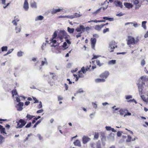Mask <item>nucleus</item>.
Instances as JSON below:
<instances>
[{
    "label": "nucleus",
    "mask_w": 148,
    "mask_h": 148,
    "mask_svg": "<svg viewBox=\"0 0 148 148\" xmlns=\"http://www.w3.org/2000/svg\"><path fill=\"white\" fill-rule=\"evenodd\" d=\"M90 140V138L87 136H84L82 138L83 143L86 144Z\"/></svg>",
    "instance_id": "nucleus-9"
},
{
    "label": "nucleus",
    "mask_w": 148,
    "mask_h": 148,
    "mask_svg": "<svg viewBox=\"0 0 148 148\" xmlns=\"http://www.w3.org/2000/svg\"><path fill=\"white\" fill-rule=\"evenodd\" d=\"M109 74L108 71H106L104 73H101L100 75V77L102 79H104L105 80L107 78Z\"/></svg>",
    "instance_id": "nucleus-7"
},
{
    "label": "nucleus",
    "mask_w": 148,
    "mask_h": 148,
    "mask_svg": "<svg viewBox=\"0 0 148 148\" xmlns=\"http://www.w3.org/2000/svg\"><path fill=\"white\" fill-rule=\"evenodd\" d=\"M0 129L1 130V133H4L6 134L5 131V129L3 128L2 126L0 125Z\"/></svg>",
    "instance_id": "nucleus-27"
},
{
    "label": "nucleus",
    "mask_w": 148,
    "mask_h": 148,
    "mask_svg": "<svg viewBox=\"0 0 148 148\" xmlns=\"http://www.w3.org/2000/svg\"><path fill=\"white\" fill-rule=\"evenodd\" d=\"M54 39H53V38H52V39L51 40V42L53 44H55L56 43V41L55 40H54Z\"/></svg>",
    "instance_id": "nucleus-61"
},
{
    "label": "nucleus",
    "mask_w": 148,
    "mask_h": 148,
    "mask_svg": "<svg viewBox=\"0 0 148 148\" xmlns=\"http://www.w3.org/2000/svg\"><path fill=\"white\" fill-rule=\"evenodd\" d=\"M133 3L135 5V10H138L141 6V4L140 3L139 0H134Z\"/></svg>",
    "instance_id": "nucleus-5"
},
{
    "label": "nucleus",
    "mask_w": 148,
    "mask_h": 148,
    "mask_svg": "<svg viewBox=\"0 0 148 148\" xmlns=\"http://www.w3.org/2000/svg\"><path fill=\"white\" fill-rule=\"evenodd\" d=\"M109 136H111L112 137L111 138H109V139H114V134H110L109 135Z\"/></svg>",
    "instance_id": "nucleus-58"
},
{
    "label": "nucleus",
    "mask_w": 148,
    "mask_h": 148,
    "mask_svg": "<svg viewBox=\"0 0 148 148\" xmlns=\"http://www.w3.org/2000/svg\"><path fill=\"white\" fill-rule=\"evenodd\" d=\"M57 36V32L56 31H55L53 35V36H52V38H53V39H55L56 38V37Z\"/></svg>",
    "instance_id": "nucleus-45"
},
{
    "label": "nucleus",
    "mask_w": 148,
    "mask_h": 148,
    "mask_svg": "<svg viewBox=\"0 0 148 148\" xmlns=\"http://www.w3.org/2000/svg\"><path fill=\"white\" fill-rule=\"evenodd\" d=\"M139 41V39L138 37H136V38L135 39H134V42H135V44H136Z\"/></svg>",
    "instance_id": "nucleus-52"
},
{
    "label": "nucleus",
    "mask_w": 148,
    "mask_h": 148,
    "mask_svg": "<svg viewBox=\"0 0 148 148\" xmlns=\"http://www.w3.org/2000/svg\"><path fill=\"white\" fill-rule=\"evenodd\" d=\"M23 106V102H19L16 106L17 110L19 111H21L23 109L22 107Z\"/></svg>",
    "instance_id": "nucleus-11"
},
{
    "label": "nucleus",
    "mask_w": 148,
    "mask_h": 148,
    "mask_svg": "<svg viewBox=\"0 0 148 148\" xmlns=\"http://www.w3.org/2000/svg\"><path fill=\"white\" fill-rule=\"evenodd\" d=\"M105 81V80L104 79H95V82L96 83H99L101 82H104Z\"/></svg>",
    "instance_id": "nucleus-23"
},
{
    "label": "nucleus",
    "mask_w": 148,
    "mask_h": 148,
    "mask_svg": "<svg viewBox=\"0 0 148 148\" xmlns=\"http://www.w3.org/2000/svg\"><path fill=\"white\" fill-rule=\"evenodd\" d=\"M124 5L126 8L129 9L132 8L133 6V5H132L131 3H124Z\"/></svg>",
    "instance_id": "nucleus-17"
},
{
    "label": "nucleus",
    "mask_w": 148,
    "mask_h": 148,
    "mask_svg": "<svg viewBox=\"0 0 148 148\" xmlns=\"http://www.w3.org/2000/svg\"><path fill=\"white\" fill-rule=\"evenodd\" d=\"M102 27H103L102 25H97L95 26L94 28L96 30L100 31L101 30Z\"/></svg>",
    "instance_id": "nucleus-18"
},
{
    "label": "nucleus",
    "mask_w": 148,
    "mask_h": 148,
    "mask_svg": "<svg viewBox=\"0 0 148 148\" xmlns=\"http://www.w3.org/2000/svg\"><path fill=\"white\" fill-rule=\"evenodd\" d=\"M4 141V138L2 136L0 135V145Z\"/></svg>",
    "instance_id": "nucleus-29"
},
{
    "label": "nucleus",
    "mask_w": 148,
    "mask_h": 148,
    "mask_svg": "<svg viewBox=\"0 0 148 148\" xmlns=\"http://www.w3.org/2000/svg\"><path fill=\"white\" fill-rule=\"evenodd\" d=\"M58 99L59 101L62 100L63 99V97L61 96H59L58 97Z\"/></svg>",
    "instance_id": "nucleus-62"
},
{
    "label": "nucleus",
    "mask_w": 148,
    "mask_h": 148,
    "mask_svg": "<svg viewBox=\"0 0 148 148\" xmlns=\"http://www.w3.org/2000/svg\"><path fill=\"white\" fill-rule=\"evenodd\" d=\"M85 29V28L83 25H80L79 27L77 28L76 31L77 32H80V33H82Z\"/></svg>",
    "instance_id": "nucleus-8"
},
{
    "label": "nucleus",
    "mask_w": 148,
    "mask_h": 148,
    "mask_svg": "<svg viewBox=\"0 0 148 148\" xmlns=\"http://www.w3.org/2000/svg\"><path fill=\"white\" fill-rule=\"evenodd\" d=\"M109 29L108 28H106V29H104L103 30V33L104 34H105L106 32H109Z\"/></svg>",
    "instance_id": "nucleus-49"
},
{
    "label": "nucleus",
    "mask_w": 148,
    "mask_h": 148,
    "mask_svg": "<svg viewBox=\"0 0 148 148\" xmlns=\"http://www.w3.org/2000/svg\"><path fill=\"white\" fill-rule=\"evenodd\" d=\"M116 63V60H112L108 62V64H114Z\"/></svg>",
    "instance_id": "nucleus-36"
},
{
    "label": "nucleus",
    "mask_w": 148,
    "mask_h": 148,
    "mask_svg": "<svg viewBox=\"0 0 148 148\" xmlns=\"http://www.w3.org/2000/svg\"><path fill=\"white\" fill-rule=\"evenodd\" d=\"M34 117V116L31 115L29 114H27L26 116V117L29 119V120H30L33 118Z\"/></svg>",
    "instance_id": "nucleus-42"
},
{
    "label": "nucleus",
    "mask_w": 148,
    "mask_h": 148,
    "mask_svg": "<svg viewBox=\"0 0 148 148\" xmlns=\"http://www.w3.org/2000/svg\"><path fill=\"white\" fill-rule=\"evenodd\" d=\"M117 47L116 44L114 40L112 41L109 43V50L110 52H112L115 48Z\"/></svg>",
    "instance_id": "nucleus-2"
},
{
    "label": "nucleus",
    "mask_w": 148,
    "mask_h": 148,
    "mask_svg": "<svg viewBox=\"0 0 148 148\" xmlns=\"http://www.w3.org/2000/svg\"><path fill=\"white\" fill-rule=\"evenodd\" d=\"M146 62L145 60L144 59L142 60L141 62V65L142 66H143L145 64Z\"/></svg>",
    "instance_id": "nucleus-44"
},
{
    "label": "nucleus",
    "mask_w": 148,
    "mask_h": 148,
    "mask_svg": "<svg viewBox=\"0 0 148 148\" xmlns=\"http://www.w3.org/2000/svg\"><path fill=\"white\" fill-rule=\"evenodd\" d=\"M132 138L129 135H127V139L126 140V141L127 142H130L132 141Z\"/></svg>",
    "instance_id": "nucleus-31"
},
{
    "label": "nucleus",
    "mask_w": 148,
    "mask_h": 148,
    "mask_svg": "<svg viewBox=\"0 0 148 148\" xmlns=\"http://www.w3.org/2000/svg\"><path fill=\"white\" fill-rule=\"evenodd\" d=\"M147 23V22L146 21H143L142 23V27L144 28L145 30L146 29V24Z\"/></svg>",
    "instance_id": "nucleus-24"
},
{
    "label": "nucleus",
    "mask_w": 148,
    "mask_h": 148,
    "mask_svg": "<svg viewBox=\"0 0 148 148\" xmlns=\"http://www.w3.org/2000/svg\"><path fill=\"white\" fill-rule=\"evenodd\" d=\"M23 8L25 10H27L29 8V5L27 0H25Z\"/></svg>",
    "instance_id": "nucleus-15"
},
{
    "label": "nucleus",
    "mask_w": 148,
    "mask_h": 148,
    "mask_svg": "<svg viewBox=\"0 0 148 148\" xmlns=\"http://www.w3.org/2000/svg\"><path fill=\"white\" fill-rule=\"evenodd\" d=\"M101 8H99L96 11L93 12L92 13V14H95V15L97 14V13H99L100 12Z\"/></svg>",
    "instance_id": "nucleus-39"
},
{
    "label": "nucleus",
    "mask_w": 148,
    "mask_h": 148,
    "mask_svg": "<svg viewBox=\"0 0 148 148\" xmlns=\"http://www.w3.org/2000/svg\"><path fill=\"white\" fill-rule=\"evenodd\" d=\"M17 128H21L24 126L26 123V122L24 120L20 119L19 122H17Z\"/></svg>",
    "instance_id": "nucleus-4"
},
{
    "label": "nucleus",
    "mask_w": 148,
    "mask_h": 148,
    "mask_svg": "<svg viewBox=\"0 0 148 148\" xmlns=\"http://www.w3.org/2000/svg\"><path fill=\"white\" fill-rule=\"evenodd\" d=\"M66 34V32L64 30H61L60 31L58 36L61 40L65 37Z\"/></svg>",
    "instance_id": "nucleus-6"
},
{
    "label": "nucleus",
    "mask_w": 148,
    "mask_h": 148,
    "mask_svg": "<svg viewBox=\"0 0 148 148\" xmlns=\"http://www.w3.org/2000/svg\"><path fill=\"white\" fill-rule=\"evenodd\" d=\"M44 18L43 16L41 15H40L37 17L35 19L36 21H37L38 20H42Z\"/></svg>",
    "instance_id": "nucleus-25"
},
{
    "label": "nucleus",
    "mask_w": 148,
    "mask_h": 148,
    "mask_svg": "<svg viewBox=\"0 0 148 148\" xmlns=\"http://www.w3.org/2000/svg\"><path fill=\"white\" fill-rule=\"evenodd\" d=\"M16 27L14 29L15 31L16 34H18L20 33L21 31L22 26L21 25H19L18 26H15Z\"/></svg>",
    "instance_id": "nucleus-10"
},
{
    "label": "nucleus",
    "mask_w": 148,
    "mask_h": 148,
    "mask_svg": "<svg viewBox=\"0 0 148 148\" xmlns=\"http://www.w3.org/2000/svg\"><path fill=\"white\" fill-rule=\"evenodd\" d=\"M99 137V134L98 132H95L94 136V138L97 139Z\"/></svg>",
    "instance_id": "nucleus-34"
},
{
    "label": "nucleus",
    "mask_w": 148,
    "mask_h": 148,
    "mask_svg": "<svg viewBox=\"0 0 148 148\" xmlns=\"http://www.w3.org/2000/svg\"><path fill=\"white\" fill-rule=\"evenodd\" d=\"M59 18H71V17L70 16H58Z\"/></svg>",
    "instance_id": "nucleus-41"
},
{
    "label": "nucleus",
    "mask_w": 148,
    "mask_h": 148,
    "mask_svg": "<svg viewBox=\"0 0 148 148\" xmlns=\"http://www.w3.org/2000/svg\"><path fill=\"white\" fill-rule=\"evenodd\" d=\"M63 47L64 48H65V49L68 48L69 47L68 46H67V43L66 42H65L64 43L63 45Z\"/></svg>",
    "instance_id": "nucleus-47"
},
{
    "label": "nucleus",
    "mask_w": 148,
    "mask_h": 148,
    "mask_svg": "<svg viewBox=\"0 0 148 148\" xmlns=\"http://www.w3.org/2000/svg\"><path fill=\"white\" fill-rule=\"evenodd\" d=\"M92 104L93 108L95 109H96L97 108V104L95 103L92 102Z\"/></svg>",
    "instance_id": "nucleus-48"
},
{
    "label": "nucleus",
    "mask_w": 148,
    "mask_h": 148,
    "mask_svg": "<svg viewBox=\"0 0 148 148\" xmlns=\"http://www.w3.org/2000/svg\"><path fill=\"white\" fill-rule=\"evenodd\" d=\"M37 136L38 137L39 139L40 140H42V136H41V135L39 134H37Z\"/></svg>",
    "instance_id": "nucleus-63"
},
{
    "label": "nucleus",
    "mask_w": 148,
    "mask_h": 148,
    "mask_svg": "<svg viewBox=\"0 0 148 148\" xmlns=\"http://www.w3.org/2000/svg\"><path fill=\"white\" fill-rule=\"evenodd\" d=\"M78 76L79 77L82 78L84 77V75L82 73V71H79L78 72Z\"/></svg>",
    "instance_id": "nucleus-38"
},
{
    "label": "nucleus",
    "mask_w": 148,
    "mask_h": 148,
    "mask_svg": "<svg viewBox=\"0 0 148 148\" xmlns=\"http://www.w3.org/2000/svg\"><path fill=\"white\" fill-rule=\"evenodd\" d=\"M132 97L131 95H127L125 96V98L126 99L128 100L132 98Z\"/></svg>",
    "instance_id": "nucleus-46"
},
{
    "label": "nucleus",
    "mask_w": 148,
    "mask_h": 148,
    "mask_svg": "<svg viewBox=\"0 0 148 148\" xmlns=\"http://www.w3.org/2000/svg\"><path fill=\"white\" fill-rule=\"evenodd\" d=\"M124 14L121 12L119 14H116V16H121L123 15Z\"/></svg>",
    "instance_id": "nucleus-54"
},
{
    "label": "nucleus",
    "mask_w": 148,
    "mask_h": 148,
    "mask_svg": "<svg viewBox=\"0 0 148 148\" xmlns=\"http://www.w3.org/2000/svg\"><path fill=\"white\" fill-rule=\"evenodd\" d=\"M82 16V15H80L79 14H77V13H75L73 15H70L71 17V19H72L75 18L79 17Z\"/></svg>",
    "instance_id": "nucleus-20"
},
{
    "label": "nucleus",
    "mask_w": 148,
    "mask_h": 148,
    "mask_svg": "<svg viewBox=\"0 0 148 148\" xmlns=\"http://www.w3.org/2000/svg\"><path fill=\"white\" fill-rule=\"evenodd\" d=\"M122 132L120 131H119L117 133V136L118 137H119L121 136Z\"/></svg>",
    "instance_id": "nucleus-57"
},
{
    "label": "nucleus",
    "mask_w": 148,
    "mask_h": 148,
    "mask_svg": "<svg viewBox=\"0 0 148 148\" xmlns=\"http://www.w3.org/2000/svg\"><path fill=\"white\" fill-rule=\"evenodd\" d=\"M39 103H40V104L38 106V109H40L41 108H42V107L41 102L40 101Z\"/></svg>",
    "instance_id": "nucleus-55"
},
{
    "label": "nucleus",
    "mask_w": 148,
    "mask_h": 148,
    "mask_svg": "<svg viewBox=\"0 0 148 148\" xmlns=\"http://www.w3.org/2000/svg\"><path fill=\"white\" fill-rule=\"evenodd\" d=\"M91 43L92 48L94 49L96 42V39L95 38H91L90 39Z\"/></svg>",
    "instance_id": "nucleus-13"
},
{
    "label": "nucleus",
    "mask_w": 148,
    "mask_h": 148,
    "mask_svg": "<svg viewBox=\"0 0 148 148\" xmlns=\"http://www.w3.org/2000/svg\"><path fill=\"white\" fill-rule=\"evenodd\" d=\"M105 128L107 131H110L111 129V127L110 126H106Z\"/></svg>",
    "instance_id": "nucleus-56"
},
{
    "label": "nucleus",
    "mask_w": 148,
    "mask_h": 148,
    "mask_svg": "<svg viewBox=\"0 0 148 148\" xmlns=\"http://www.w3.org/2000/svg\"><path fill=\"white\" fill-rule=\"evenodd\" d=\"M19 21V19L18 16H15L14 19L12 21V23L14 26H16L17 25V22Z\"/></svg>",
    "instance_id": "nucleus-12"
},
{
    "label": "nucleus",
    "mask_w": 148,
    "mask_h": 148,
    "mask_svg": "<svg viewBox=\"0 0 148 148\" xmlns=\"http://www.w3.org/2000/svg\"><path fill=\"white\" fill-rule=\"evenodd\" d=\"M30 6L33 8H37V3L34 1L31 2Z\"/></svg>",
    "instance_id": "nucleus-19"
},
{
    "label": "nucleus",
    "mask_w": 148,
    "mask_h": 148,
    "mask_svg": "<svg viewBox=\"0 0 148 148\" xmlns=\"http://www.w3.org/2000/svg\"><path fill=\"white\" fill-rule=\"evenodd\" d=\"M73 143L75 145L79 147H81V144L80 141L78 140H77L75 141Z\"/></svg>",
    "instance_id": "nucleus-21"
},
{
    "label": "nucleus",
    "mask_w": 148,
    "mask_h": 148,
    "mask_svg": "<svg viewBox=\"0 0 148 148\" xmlns=\"http://www.w3.org/2000/svg\"><path fill=\"white\" fill-rule=\"evenodd\" d=\"M146 81H148V77L143 76L140 78L138 82L137 83L140 94L142 93L143 86L145 84Z\"/></svg>",
    "instance_id": "nucleus-1"
},
{
    "label": "nucleus",
    "mask_w": 148,
    "mask_h": 148,
    "mask_svg": "<svg viewBox=\"0 0 148 148\" xmlns=\"http://www.w3.org/2000/svg\"><path fill=\"white\" fill-rule=\"evenodd\" d=\"M126 111H127V110L124 109H120L117 112V113L118 114L122 116L124 114Z\"/></svg>",
    "instance_id": "nucleus-14"
},
{
    "label": "nucleus",
    "mask_w": 148,
    "mask_h": 148,
    "mask_svg": "<svg viewBox=\"0 0 148 148\" xmlns=\"http://www.w3.org/2000/svg\"><path fill=\"white\" fill-rule=\"evenodd\" d=\"M47 43H43L42 46H41V48L42 50L44 49V48L46 46Z\"/></svg>",
    "instance_id": "nucleus-43"
},
{
    "label": "nucleus",
    "mask_w": 148,
    "mask_h": 148,
    "mask_svg": "<svg viewBox=\"0 0 148 148\" xmlns=\"http://www.w3.org/2000/svg\"><path fill=\"white\" fill-rule=\"evenodd\" d=\"M115 5L116 7H119L121 8H122L123 5L122 3L119 1H115L114 2Z\"/></svg>",
    "instance_id": "nucleus-16"
},
{
    "label": "nucleus",
    "mask_w": 148,
    "mask_h": 148,
    "mask_svg": "<svg viewBox=\"0 0 148 148\" xmlns=\"http://www.w3.org/2000/svg\"><path fill=\"white\" fill-rule=\"evenodd\" d=\"M132 24H133V26L135 27H136V28L138 27L139 26H140V24H138L137 23H133Z\"/></svg>",
    "instance_id": "nucleus-50"
},
{
    "label": "nucleus",
    "mask_w": 148,
    "mask_h": 148,
    "mask_svg": "<svg viewBox=\"0 0 148 148\" xmlns=\"http://www.w3.org/2000/svg\"><path fill=\"white\" fill-rule=\"evenodd\" d=\"M96 64L99 66H101L103 64V63H101L100 61L99 60H96Z\"/></svg>",
    "instance_id": "nucleus-33"
},
{
    "label": "nucleus",
    "mask_w": 148,
    "mask_h": 148,
    "mask_svg": "<svg viewBox=\"0 0 148 148\" xmlns=\"http://www.w3.org/2000/svg\"><path fill=\"white\" fill-rule=\"evenodd\" d=\"M23 52L21 51H20L17 52V55L18 57H20L22 56Z\"/></svg>",
    "instance_id": "nucleus-37"
},
{
    "label": "nucleus",
    "mask_w": 148,
    "mask_h": 148,
    "mask_svg": "<svg viewBox=\"0 0 148 148\" xmlns=\"http://www.w3.org/2000/svg\"><path fill=\"white\" fill-rule=\"evenodd\" d=\"M12 96L13 97H14V96L15 95V96L18 95L16 91V89H14L12 90Z\"/></svg>",
    "instance_id": "nucleus-28"
},
{
    "label": "nucleus",
    "mask_w": 148,
    "mask_h": 148,
    "mask_svg": "<svg viewBox=\"0 0 148 148\" xmlns=\"http://www.w3.org/2000/svg\"><path fill=\"white\" fill-rule=\"evenodd\" d=\"M45 60L44 61H42L41 62V66H42L44 65V64H47V60L46 58H44Z\"/></svg>",
    "instance_id": "nucleus-32"
},
{
    "label": "nucleus",
    "mask_w": 148,
    "mask_h": 148,
    "mask_svg": "<svg viewBox=\"0 0 148 148\" xmlns=\"http://www.w3.org/2000/svg\"><path fill=\"white\" fill-rule=\"evenodd\" d=\"M82 71V72L83 73L85 74L86 73V72L87 71V69H85V68L84 67H83L80 71Z\"/></svg>",
    "instance_id": "nucleus-30"
},
{
    "label": "nucleus",
    "mask_w": 148,
    "mask_h": 148,
    "mask_svg": "<svg viewBox=\"0 0 148 148\" xmlns=\"http://www.w3.org/2000/svg\"><path fill=\"white\" fill-rule=\"evenodd\" d=\"M93 22L95 23H97V22H105V20H99V21H97V20H93Z\"/></svg>",
    "instance_id": "nucleus-51"
},
{
    "label": "nucleus",
    "mask_w": 148,
    "mask_h": 148,
    "mask_svg": "<svg viewBox=\"0 0 148 148\" xmlns=\"http://www.w3.org/2000/svg\"><path fill=\"white\" fill-rule=\"evenodd\" d=\"M93 58H92V60L96 59L97 58L101 56H99V55L96 56V55H93Z\"/></svg>",
    "instance_id": "nucleus-53"
},
{
    "label": "nucleus",
    "mask_w": 148,
    "mask_h": 148,
    "mask_svg": "<svg viewBox=\"0 0 148 148\" xmlns=\"http://www.w3.org/2000/svg\"><path fill=\"white\" fill-rule=\"evenodd\" d=\"M61 10L62 9L59 8L57 9H53L51 12V13L52 14H54L58 12H60Z\"/></svg>",
    "instance_id": "nucleus-22"
},
{
    "label": "nucleus",
    "mask_w": 148,
    "mask_h": 148,
    "mask_svg": "<svg viewBox=\"0 0 148 148\" xmlns=\"http://www.w3.org/2000/svg\"><path fill=\"white\" fill-rule=\"evenodd\" d=\"M90 145L91 147L93 148L95 147V143H91L90 144Z\"/></svg>",
    "instance_id": "nucleus-60"
},
{
    "label": "nucleus",
    "mask_w": 148,
    "mask_h": 148,
    "mask_svg": "<svg viewBox=\"0 0 148 148\" xmlns=\"http://www.w3.org/2000/svg\"><path fill=\"white\" fill-rule=\"evenodd\" d=\"M96 148H101L100 144L97 143V144Z\"/></svg>",
    "instance_id": "nucleus-64"
},
{
    "label": "nucleus",
    "mask_w": 148,
    "mask_h": 148,
    "mask_svg": "<svg viewBox=\"0 0 148 148\" xmlns=\"http://www.w3.org/2000/svg\"><path fill=\"white\" fill-rule=\"evenodd\" d=\"M109 3V2L106 1L104 2V4H107V5L106 7H103V10H105V9H106L107 8L108 5Z\"/></svg>",
    "instance_id": "nucleus-40"
},
{
    "label": "nucleus",
    "mask_w": 148,
    "mask_h": 148,
    "mask_svg": "<svg viewBox=\"0 0 148 148\" xmlns=\"http://www.w3.org/2000/svg\"><path fill=\"white\" fill-rule=\"evenodd\" d=\"M67 30L68 32L70 34L73 33L74 31V29L73 28H70L69 27H67Z\"/></svg>",
    "instance_id": "nucleus-26"
},
{
    "label": "nucleus",
    "mask_w": 148,
    "mask_h": 148,
    "mask_svg": "<svg viewBox=\"0 0 148 148\" xmlns=\"http://www.w3.org/2000/svg\"><path fill=\"white\" fill-rule=\"evenodd\" d=\"M126 41L127 42V44L128 45L135 44L134 38L131 36H128L126 40Z\"/></svg>",
    "instance_id": "nucleus-3"
},
{
    "label": "nucleus",
    "mask_w": 148,
    "mask_h": 148,
    "mask_svg": "<svg viewBox=\"0 0 148 148\" xmlns=\"http://www.w3.org/2000/svg\"><path fill=\"white\" fill-rule=\"evenodd\" d=\"M33 99L35 101L34 103H38L39 102L36 99L35 97H33Z\"/></svg>",
    "instance_id": "nucleus-59"
},
{
    "label": "nucleus",
    "mask_w": 148,
    "mask_h": 148,
    "mask_svg": "<svg viewBox=\"0 0 148 148\" xmlns=\"http://www.w3.org/2000/svg\"><path fill=\"white\" fill-rule=\"evenodd\" d=\"M1 50L2 51H6L8 50V47L6 46H3L1 47Z\"/></svg>",
    "instance_id": "nucleus-35"
}]
</instances>
